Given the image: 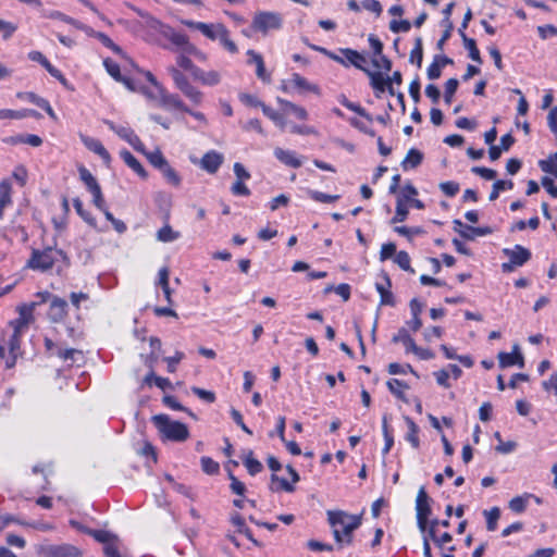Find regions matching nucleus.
<instances>
[{
    "instance_id": "obj_1",
    "label": "nucleus",
    "mask_w": 557,
    "mask_h": 557,
    "mask_svg": "<svg viewBox=\"0 0 557 557\" xmlns=\"http://www.w3.org/2000/svg\"><path fill=\"white\" fill-rule=\"evenodd\" d=\"M327 520L333 528V535L338 544H351L352 532L361 524V517L343 510H329Z\"/></svg>"
},
{
    "instance_id": "obj_2",
    "label": "nucleus",
    "mask_w": 557,
    "mask_h": 557,
    "mask_svg": "<svg viewBox=\"0 0 557 557\" xmlns=\"http://www.w3.org/2000/svg\"><path fill=\"white\" fill-rule=\"evenodd\" d=\"M152 422L164 440L184 442L189 436V431L184 423L173 421L166 414L153 416Z\"/></svg>"
},
{
    "instance_id": "obj_3",
    "label": "nucleus",
    "mask_w": 557,
    "mask_h": 557,
    "mask_svg": "<svg viewBox=\"0 0 557 557\" xmlns=\"http://www.w3.org/2000/svg\"><path fill=\"white\" fill-rule=\"evenodd\" d=\"M60 259H65V253L61 249L53 247H47L42 250L33 249L27 267L35 271L46 272L52 269Z\"/></svg>"
},
{
    "instance_id": "obj_4",
    "label": "nucleus",
    "mask_w": 557,
    "mask_h": 557,
    "mask_svg": "<svg viewBox=\"0 0 557 557\" xmlns=\"http://www.w3.org/2000/svg\"><path fill=\"white\" fill-rule=\"evenodd\" d=\"M431 502L432 499L429 497L424 486H421L416 498L417 525L421 533H426L430 527Z\"/></svg>"
},
{
    "instance_id": "obj_5",
    "label": "nucleus",
    "mask_w": 557,
    "mask_h": 557,
    "mask_svg": "<svg viewBox=\"0 0 557 557\" xmlns=\"http://www.w3.org/2000/svg\"><path fill=\"white\" fill-rule=\"evenodd\" d=\"M283 17L277 12L263 11L253 16L251 27L262 34L282 28Z\"/></svg>"
},
{
    "instance_id": "obj_6",
    "label": "nucleus",
    "mask_w": 557,
    "mask_h": 557,
    "mask_svg": "<svg viewBox=\"0 0 557 557\" xmlns=\"http://www.w3.org/2000/svg\"><path fill=\"white\" fill-rule=\"evenodd\" d=\"M503 253L508 257L509 261L502 264L504 272H511L517 267H522L531 259V251L521 245L513 248L503 249Z\"/></svg>"
},
{
    "instance_id": "obj_7",
    "label": "nucleus",
    "mask_w": 557,
    "mask_h": 557,
    "mask_svg": "<svg viewBox=\"0 0 557 557\" xmlns=\"http://www.w3.org/2000/svg\"><path fill=\"white\" fill-rule=\"evenodd\" d=\"M182 24L185 26L199 30L203 36L211 40H219L225 26L223 24H208L203 22H195L191 20H183Z\"/></svg>"
},
{
    "instance_id": "obj_8",
    "label": "nucleus",
    "mask_w": 557,
    "mask_h": 557,
    "mask_svg": "<svg viewBox=\"0 0 557 557\" xmlns=\"http://www.w3.org/2000/svg\"><path fill=\"white\" fill-rule=\"evenodd\" d=\"M165 39H168L172 46H164L165 49L170 50H177L181 52H186L187 46H189L191 42H189L188 37L185 34L177 33L173 27L169 25L168 28H165V32L162 35Z\"/></svg>"
},
{
    "instance_id": "obj_9",
    "label": "nucleus",
    "mask_w": 557,
    "mask_h": 557,
    "mask_svg": "<svg viewBox=\"0 0 557 557\" xmlns=\"http://www.w3.org/2000/svg\"><path fill=\"white\" fill-rule=\"evenodd\" d=\"M343 57L339 55V64L344 66L354 65L355 67L366 72L368 69L364 67L367 62L366 58L357 50L350 48H344L339 50Z\"/></svg>"
},
{
    "instance_id": "obj_10",
    "label": "nucleus",
    "mask_w": 557,
    "mask_h": 557,
    "mask_svg": "<svg viewBox=\"0 0 557 557\" xmlns=\"http://www.w3.org/2000/svg\"><path fill=\"white\" fill-rule=\"evenodd\" d=\"M28 59L41 64L52 77L58 79L63 86H67V81L61 71L53 66L40 51H30L28 53Z\"/></svg>"
},
{
    "instance_id": "obj_11",
    "label": "nucleus",
    "mask_w": 557,
    "mask_h": 557,
    "mask_svg": "<svg viewBox=\"0 0 557 557\" xmlns=\"http://www.w3.org/2000/svg\"><path fill=\"white\" fill-rule=\"evenodd\" d=\"M48 557H82V550L72 544L51 545L46 550Z\"/></svg>"
},
{
    "instance_id": "obj_12",
    "label": "nucleus",
    "mask_w": 557,
    "mask_h": 557,
    "mask_svg": "<svg viewBox=\"0 0 557 557\" xmlns=\"http://www.w3.org/2000/svg\"><path fill=\"white\" fill-rule=\"evenodd\" d=\"M194 79L198 83H200L203 86L213 87L221 83L222 75L219 71L215 70H209L205 71L200 67L198 70H195Z\"/></svg>"
},
{
    "instance_id": "obj_13",
    "label": "nucleus",
    "mask_w": 557,
    "mask_h": 557,
    "mask_svg": "<svg viewBox=\"0 0 557 557\" xmlns=\"http://www.w3.org/2000/svg\"><path fill=\"white\" fill-rule=\"evenodd\" d=\"M222 163L223 156L215 150H211L203 154L200 161V166L208 173L214 174L218 172Z\"/></svg>"
},
{
    "instance_id": "obj_14",
    "label": "nucleus",
    "mask_w": 557,
    "mask_h": 557,
    "mask_svg": "<svg viewBox=\"0 0 557 557\" xmlns=\"http://www.w3.org/2000/svg\"><path fill=\"white\" fill-rule=\"evenodd\" d=\"M382 278L384 280L385 284L375 283V288L381 297V305L393 307L395 305V299L393 293L391 292V278L386 272H382Z\"/></svg>"
},
{
    "instance_id": "obj_15",
    "label": "nucleus",
    "mask_w": 557,
    "mask_h": 557,
    "mask_svg": "<svg viewBox=\"0 0 557 557\" xmlns=\"http://www.w3.org/2000/svg\"><path fill=\"white\" fill-rule=\"evenodd\" d=\"M67 313V302L57 296H53L50 302L48 315L53 322H61Z\"/></svg>"
},
{
    "instance_id": "obj_16",
    "label": "nucleus",
    "mask_w": 557,
    "mask_h": 557,
    "mask_svg": "<svg viewBox=\"0 0 557 557\" xmlns=\"http://www.w3.org/2000/svg\"><path fill=\"white\" fill-rule=\"evenodd\" d=\"M85 147L95 152L96 154H98L103 163L106 165H109L110 162H111V156L109 153V151L104 148V146L101 144V141L97 138H94V137H88V136H85L82 138Z\"/></svg>"
},
{
    "instance_id": "obj_17",
    "label": "nucleus",
    "mask_w": 557,
    "mask_h": 557,
    "mask_svg": "<svg viewBox=\"0 0 557 557\" xmlns=\"http://www.w3.org/2000/svg\"><path fill=\"white\" fill-rule=\"evenodd\" d=\"M274 156L281 163L287 166L298 169L302 165V160L297 156L295 151L276 147L274 149Z\"/></svg>"
},
{
    "instance_id": "obj_18",
    "label": "nucleus",
    "mask_w": 557,
    "mask_h": 557,
    "mask_svg": "<svg viewBox=\"0 0 557 557\" xmlns=\"http://www.w3.org/2000/svg\"><path fill=\"white\" fill-rule=\"evenodd\" d=\"M367 75L370 77V85L374 89L375 96L380 98L381 94L386 91L391 78L383 76L381 72H372L367 70Z\"/></svg>"
},
{
    "instance_id": "obj_19",
    "label": "nucleus",
    "mask_w": 557,
    "mask_h": 557,
    "mask_svg": "<svg viewBox=\"0 0 557 557\" xmlns=\"http://www.w3.org/2000/svg\"><path fill=\"white\" fill-rule=\"evenodd\" d=\"M438 527V519H432L430 521V527L426 530L424 535L429 536V541L432 540L440 548H443L446 543H450L453 541V536L450 533L445 532L441 536L436 535V528Z\"/></svg>"
},
{
    "instance_id": "obj_20",
    "label": "nucleus",
    "mask_w": 557,
    "mask_h": 557,
    "mask_svg": "<svg viewBox=\"0 0 557 557\" xmlns=\"http://www.w3.org/2000/svg\"><path fill=\"white\" fill-rule=\"evenodd\" d=\"M133 10L143 18H145V26L149 29H152L157 33H159L161 36L163 35V33L165 32V28L169 27V25L164 24L163 22H161L160 20H158L157 17L150 15L149 13L143 11L141 9H138V8H133Z\"/></svg>"
},
{
    "instance_id": "obj_21",
    "label": "nucleus",
    "mask_w": 557,
    "mask_h": 557,
    "mask_svg": "<svg viewBox=\"0 0 557 557\" xmlns=\"http://www.w3.org/2000/svg\"><path fill=\"white\" fill-rule=\"evenodd\" d=\"M133 10L143 18H145V26L149 29H152L157 33H159L161 36L163 35V33L165 32V28L169 27V25L164 24L163 22H161L160 20H158L157 17L150 15L149 13L143 11L141 9H138V8H133Z\"/></svg>"
},
{
    "instance_id": "obj_22",
    "label": "nucleus",
    "mask_w": 557,
    "mask_h": 557,
    "mask_svg": "<svg viewBox=\"0 0 557 557\" xmlns=\"http://www.w3.org/2000/svg\"><path fill=\"white\" fill-rule=\"evenodd\" d=\"M160 98L163 106L171 107L184 112H190V109L182 101V99L175 95L165 91L163 88H160Z\"/></svg>"
},
{
    "instance_id": "obj_23",
    "label": "nucleus",
    "mask_w": 557,
    "mask_h": 557,
    "mask_svg": "<svg viewBox=\"0 0 557 557\" xmlns=\"http://www.w3.org/2000/svg\"><path fill=\"white\" fill-rule=\"evenodd\" d=\"M10 357L7 359V368H12L15 364L16 357L21 350V333H14L10 336L9 343Z\"/></svg>"
},
{
    "instance_id": "obj_24",
    "label": "nucleus",
    "mask_w": 557,
    "mask_h": 557,
    "mask_svg": "<svg viewBox=\"0 0 557 557\" xmlns=\"http://www.w3.org/2000/svg\"><path fill=\"white\" fill-rule=\"evenodd\" d=\"M169 276H170V271L166 267H163L159 270V273H158V281H157V286H160L163 294H164V298L165 300L168 301L169 305H172L173 301H172V289L170 288V285H169Z\"/></svg>"
},
{
    "instance_id": "obj_25",
    "label": "nucleus",
    "mask_w": 557,
    "mask_h": 557,
    "mask_svg": "<svg viewBox=\"0 0 557 557\" xmlns=\"http://www.w3.org/2000/svg\"><path fill=\"white\" fill-rule=\"evenodd\" d=\"M120 156L126 163V165L129 166L136 174H138L143 178L147 177V172L141 165V163L128 150H122L120 152Z\"/></svg>"
},
{
    "instance_id": "obj_26",
    "label": "nucleus",
    "mask_w": 557,
    "mask_h": 557,
    "mask_svg": "<svg viewBox=\"0 0 557 557\" xmlns=\"http://www.w3.org/2000/svg\"><path fill=\"white\" fill-rule=\"evenodd\" d=\"M422 160L423 153L416 148H411L407 152L406 158L403 160L401 166L405 171L409 169H416L421 164Z\"/></svg>"
},
{
    "instance_id": "obj_27",
    "label": "nucleus",
    "mask_w": 557,
    "mask_h": 557,
    "mask_svg": "<svg viewBox=\"0 0 557 557\" xmlns=\"http://www.w3.org/2000/svg\"><path fill=\"white\" fill-rule=\"evenodd\" d=\"M498 361L500 368H508L513 364H519L521 368L524 366L523 356L519 352H499Z\"/></svg>"
},
{
    "instance_id": "obj_28",
    "label": "nucleus",
    "mask_w": 557,
    "mask_h": 557,
    "mask_svg": "<svg viewBox=\"0 0 557 557\" xmlns=\"http://www.w3.org/2000/svg\"><path fill=\"white\" fill-rule=\"evenodd\" d=\"M38 113L32 109H22V110H11V109H0V120H21L27 116H37Z\"/></svg>"
},
{
    "instance_id": "obj_29",
    "label": "nucleus",
    "mask_w": 557,
    "mask_h": 557,
    "mask_svg": "<svg viewBox=\"0 0 557 557\" xmlns=\"http://www.w3.org/2000/svg\"><path fill=\"white\" fill-rule=\"evenodd\" d=\"M459 35L462 39V42H463V47L468 50L469 52V58L471 60H473L474 62H478V63H482V59H481V55H480V51L476 47V42L474 39L472 38H469L465 32H462V29H459Z\"/></svg>"
},
{
    "instance_id": "obj_30",
    "label": "nucleus",
    "mask_w": 557,
    "mask_h": 557,
    "mask_svg": "<svg viewBox=\"0 0 557 557\" xmlns=\"http://www.w3.org/2000/svg\"><path fill=\"white\" fill-rule=\"evenodd\" d=\"M392 341L393 343H401L407 354H409L412 348H416L417 345L406 327H400L393 336Z\"/></svg>"
},
{
    "instance_id": "obj_31",
    "label": "nucleus",
    "mask_w": 557,
    "mask_h": 557,
    "mask_svg": "<svg viewBox=\"0 0 557 557\" xmlns=\"http://www.w3.org/2000/svg\"><path fill=\"white\" fill-rule=\"evenodd\" d=\"M11 191L12 186L9 180H2L0 182V218L3 216V210L5 207L11 205Z\"/></svg>"
},
{
    "instance_id": "obj_32",
    "label": "nucleus",
    "mask_w": 557,
    "mask_h": 557,
    "mask_svg": "<svg viewBox=\"0 0 557 557\" xmlns=\"http://www.w3.org/2000/svg\"><path fill=\"white\" fill-rule=\"evenodd\" d=\"M96 38L107 48L112 50L114 53L119 54L121 58L129 61L132 63V60L127 57V54L123 51V49L113 42V40L106 35L104 33L96 34Z\"/></svg>"
},
{
    "instance_id": "obj_33",
    "label": "nucleus",
    "mask_w": 557,
    "mask_h": 557,
    "mask_svg": "<svg viewBox=\"0 0 557 557\" xmlns=\"http://www.w3.org/2000/svg\"><path fill=\"white\" fill-rule=\"evenodd\" d=\"M243 463L245 465V467L247 468V471L250 475H256L258 474L259 472L262 471L263 469V466L262 463L257 460L256 458H253V453L252 450H248L244 458H243Z\"/></svg>"
},
{
    "instance_id": "obj_34",
    "label": "nucleus",
    "mask_w": 557,
    "mask_h": 557,
    "mask_svg": "<svg viewBox=\"0 0 557 557\" xmlns=\"http://www.w3.org/2000/svg\"><path fill=\"white\" fill-rule=\"evenodd\" d=\"M386 384H387L389 392L394 396H396L398 399L407 403V398L405 396L404 389L409 388L408 384H406L405 382H403L398 379H392V380L387 381Z\"/></svg>"
},
{
    "instance_id": "obj_35",
    "label": "nucleus",
    "mask_w": 557,
    "mask_h": 557,
    "mask_svg": "<svg viewBox=\"0 0 557 557\" xmlns=\"http://www.w3.org/2000/svg\"><path fill=\"white\" fill-rule=\"evenodd\" d=\"M270 490L273 492L285 491L287 493H292L295 491V486L286 479L272 474Z\"/></svg>"
},
{
    "instance_id": "obj_36",
    "label": "nucleus",
    "mask_w": 557,
    "mask_h": 557,
    "mask_svg": "<svg viewBox=\"0 0 557 557\" xmlns=\"http://www.w3.org/2000/svg\"><path fill=\"white\" fill-rule=\"evenodd\" d=\"M180 237V232L174 231L169 224H165L157 232V239L162 243H172Z\"/></svg>"
},
{
    "instance_id": "obj_37",
    "label": "nucleus",
    "mask_w": 557,
    "mask_h": 557,
    "mask_svg": "<svg viewBox=\"0 0 557 557\" xmlns=\"http://www.w3.org/2000/svg\"><path fill=\"white\" fill-rule=\"evenodd\" d=\"M406 423L408 425V432L406 434V440L412 445L413 448H418L420 445V441L418 437L419 426L409 417H406Z\"/></svg>"
},
{
    "instance_id": "obj_38",
    "label": "nucleus",
    "mask_w": 557,
    "mask_h": 557,
    "mask_svg": "<svg viewBox=\"0 0 557 557\" xmlns=\"http://www.w3.org/2000/svg\"><path fill=\"white\" fill-rule=\"evenodd\" d=\"M181 92L195 104H200L203 99L202 91L195 87L190 82L181 90Z\"/></svg>"
},
{
    "instance_id": "obj_39",
    "label": "nucleus",
    "mask_w": 557,
    "mask_h": 557,
    "mask_svg": "<svg viewBox=\"0 0 557 557\" xmlns=\"http://www.w3.org/2000/svg\"><path fill=\"white\" fill-rule=\"evenodd\" d=\"M541 170L557 178V151L552 153L546 160H540Z\"/></svg>"
},
{
    "instance_id": "obj_40",
    "label": "nucleus",
    "mask_w": 557,
    "mask_h": 557,
    "mask_svg": "<svg viewBox=\"0 0 557 557\" xmlns=\"http://www.w3.org/2000/svg\"><path fill=\"white\" fill-rule=\"evenodd\" d=\"M79 177L88 188V190L91 193L100 187L95 176L90 173L89 170H87L85 166H81L78 169Z\"/></svg>"
},
{
    "instance_id": "obj_41",
    "label": "nucleus",
    "mask_w": 557,
    "mask_h": 557,
    "mask_svg": "<svg viewBox=\"0 0 557 557\" xmlns=\"http://www.w3.org/2000/svg\"><path fill=\"white\" fill-rule=\"evenodd\" d=\"M168 72L171 75L175 87L181 91L188 83V78L177 67L171 65L168 67Z\"/></svg>"
},
{
    "instance_id": "obj_42",
    "label": "nucleus",
    "mask_w": 557,
    "mask_h": 557,
    "mask_svg": "<svg viewBox=\"0 0 557 557\" xmlns=\"http://www.w3.org/2000/svg\"><path fill=\"white\" fill-rule=\"evenodd\" d=\"M290 82L298 89H301V90H305V91H312V92H318L319 91V88L315 85L310 84L305 77H302L298 73H294L292 75Z\"/></svg>"
},
{
    "instance_id": "obj_43",
    "label": "nucleus",
    "mask_w": 557,
    "mask_h": 557,
    "mask_svg": "<svg viewBox=\"0 0 557 557\" xmlns=\"http://www.w3.org/2000/svg\"><path fill=\"white\" fill-rule=\"evenodd\" d=\"M83 533L92 536L97 542L103 543L104 545L110 544L114 537L110 532L104 530L84 529Z\"/></svg>"
},
{
    "instance_id": "obj_44",
    "label": "nucleus",
    "mask_w": 557,
    "mask_h": 557,
    "mask_svg": "<svg viewBox=\"0 0 557 557\" xmlns=\"http://www.w3.org/2000/svg\"><path fill=\"white\" fill-rule=\"evenodd\" d=\"M104 124L114 132L121 139L125 140L134 133L127 125H117L112 121H104Z\"/></svg>"
},
{
    "instance_id": "obj_45",
    "label": "nucleus",
    "mask_w": 557,
    "mask_h": 557,
    "mask_svg": "<svg viewBox=\"0 0 557 557\" xmlns=\"http://www.w3.org/2000/svg\"><path fill=\"white\" fill-rule=\"evenodd\" d=\"M410 256L407 251H398L394 257V262L404 271L414 273L410 264Z\"/></svg>"
},
{
    "instance_id": "obj_46",
    "label": "nucleus",
    "mask_w": 557,
    "mask_h": 557,
    "mask_svg": "<svg viewBox=\"0 0 557 557\" xmlns=\"http://www.w3.org/2000/svg\"><path fill=\"white\" fill-rule=\"evenodd\" d=\"M10 140L14 144H27L33 147H38L42 144V139L38 135L34 134L18 135L16 137H12Z\"/></svg>"
},
{
    "instance_id": "obj_47",
    "label": "nucleus",
    "mask_w": 557,
    "mask_h": 557,
    "mask_svg": "<svg viewBox=\"0 0 557 557\" xmlns=\"http://www.w3.org/2000/svg\"><path fill=\"white\" fill-rule=\"evenodd\" d=\"M512 187H513L512 181H503V180L496 181L493 184V188H492V191L488 197L490 200L491 201L496 200L498 198L500 191H504L507 189H512Z\"/></svg>"
},
{
    "instance_id": "obj_48",
    "label": "nucleus",
    "mask_w": 557,
    "mask_h": 557,
    "mask_svg": "<svg viewBox=\"0 0 557 557\" xmlns=\"http://www.w3.org/2000/svg\"><path fill=\"white\" fill-rule=\"evenodd\" d=\"M144 154L147 157L149 162L160 171L169 163L160 150L152 152L146 151Z\"/></svg>"
},
{
    "instance_id": "obj_49",
    "label": "nucleus",
    "mask_w": 557,
    "mask_h": 557,
    "mask_svg": "<svg viewBox=\"0 0 557 557\" xmlns=\"http://www.w3.org/2000/svg\"><path fill=\"white\" fill-rule=\"evenodd\" d=\"M529 498H531V494H525L524 496H516L509 502V508L513 512L520 513L525 510Z\"/></svg>"
},
{
    "instance_id": "obj_50",
    "label": "nucleus",
    "mask_w": 557,
    "mask_h": 557,
    "mask_svg": "<svg viewBox=\"0 0 557 557\" xmlns=\"http://www.w3.org/2000/svg\"><path fill=\"white\" fill-rule=\"evenodd\" d=\"M73 206L77 212V214L89 225L95 226L96 221L94 216L90 214V212L86 211L83 207V202L79 198H75L73 200Z\"/></svg>"
},
{
    "instance_id": "obj_51",
    "label": "nucleus",
    "mask_w": 557,
    "mask_h": 557,
    "mask_svg": "<svg viewBox=\"0 0 557 557\" xmlns=\"http://www.w3.org/2000/svg\"><path fill=\"white\" fill-rule=\"evenodd\" d=\"M484 515L486 517V528L488 531H495L497 527V521L500 517V510L497 507L492 508L491 510H485Z\"/></svg>"
},
{
    "instance_id": "obj_52",
    "label": "nucleus",
    "mask_w": 557,
    "mask_h": 557,
    "mask_svg": "<svg viewBox=\"0 0 557 557\" xmlns=\"http://www.w3.org/2000/svg\"><path fill=\"white\" fill-rule=\"evenodd\" d=\"M187 53L181 52L176 57V63L183 70H186L190 73V75L194 77L195 70H198L199 66L195 65L193 61L186 55Z\"/></svg>"
},
{
    "instance_id": "obj_53",
    "label": "nucleus",
    "mask_w": 557,
    "mask_h": 557,
    "mask_svg": "<svg viewBox=\"0 0 557 557\" xmlns=\"http://www.w3.org/2000/svg\"><path fill=\"white\" fill-rule=\"evenodd\" d=\"M103 66H104L106 71L108 72V74L114 81L117 82L119 79H122L123 75L121 74L120 65L116 62H114L110 58H107L103 60Z\"/></svg>"
},
{
    "instance_id": "obj_54",
    "label": "nucleus",
    "mask_w": 557,
    "mask_h": 557,
    "mask_svg": "<svg viewBox=\"0 0 557 557\" xmlns=\"http://www.w3.org/2000/svg\"><path fill=\"white\" fill-rule=\"evenodd\" d=\"M408 212L409 211H408L406 203L404 202V199L398 197L397 203H396V213L391 222L392 223L404 222L407 219Z\"/></svg>"
},
{
    "instance_id": "obj_55",
    "label": "nucleus",
    "mask_w": 557,
    "mask_h": 557,
    "mask_svg": "<svg viewBox=\"0 0 557 557\" xmlns=\"http://www.w3.org/2000/svg\"><path fill=\"white\" fill-rule=\"evenodd\" d=\"M309 197L318 202L331 203L339 199V195H327L319 190H309Z\"/></svg>"
},
{
    "instance_id": "obj_56",
    "label": "nucleus",
    "mask_w": 557,
    "mask_h": 557,
    "mask_svg": "<svg viewBox=\"0 0 557 557\" xmlns=\"http://www.w3.org/2000/svg\"><path fill=\"white\" fill-rule=\"evenodd\" d=\"M162 175L173 186H180L181 184V176L177 174V172L168 163L162 170Z\"/></svg>"
},
{
    "instance_id": "obj_57",
    "label": "nucleus",
    "mask_w": 557,
    "mask_h": 557,
    "mask_svg": "<svg viewBox=\"0 0 557 557\" xmlns=\"http://www.w3.org/2000/svg\"><path fill=\"white\" fill-rule=\"evenodd\" d=\"M262 112L267 117L272 120L278 127H281L282 129L285 127L286 122L281 113H278L269 106L263 107Z\"/></svg>"
},
{
    "instance_id": "obj_58",
    "label": "nucleus",
    "mask_w": 557,
    "mask_h": 557,
    "mask_svg": "<svg viewBox=\"0 0 557 557\" xmlns=\"http://www.w3.org/2000/svg\"><path fill=\"white\" fill-rule=\"evenodd\" d=\"M459 86V82L457 78H449L445 83V92H444V100L447 104H449L453 100V97Z\"/></svg>"
},
{
    "instance_id": "obj_59",
    "label": "nucleus",
    "mask_w": 557,
    "mask_h": 557,
    "mask_svg": "<svg viewBox=\"0 0 557 557\" xmlns=\"http://www.w3.org/2000/svg\"><path fill=\"white\" fill-rule=\"evenodd\" d=\"M220 44L231 53H236L238 51L236 44L231 40L230 32L225 27L222 32V35L219 38Z\"/></svg>"
},
{
    "instance_id": "obj_60",
    "label": "nucleus",
    "mask_w": 557,
    "mask_h": 557,
    "mask_svg": "<svg viewBox=\"0 0 557 557\" xmlns=\"http://www.w3.org/2000/svg\"><path fill=\"white\" fill-rule=\"evenodd\" d=\"M281 103H283L285 106V108L287 110H289L290 112H293L297 119L299 120H307L308 119V112L306 111L305 108L302 107H299L293 102H289V101H285V100H280Z\"/></svg>"
},
{
    "instance_id": "obj_61",
    "label": "nucleus",
    "mask_w": 557,
    "mask_h": 557,
    "mask_svg": "<svg viewBox=\"0 0 557 557\" xmlns=\"http://www.w3.org/2000/svg\"><path fill=\"white\" fill-rule=\"evenodd\" d=\"M440 189L447 196L454 197L458 194L460 186L457 182L447 181L440 184Z\"/></svg>"
},
{
    "instance_id": "obj_62",
    "label": "nucleus",
    "mask_w": 557,
    "mask_h": 557,
    "mask_svg": "<svg viewBox=\"0 0 557 557\" xmlns=\"http://www.w3.org/2000/svg\"><path fill=\"white\" fill-rule=\"evenodd\" d=\"M38 305V302H29V304H23L17 308L18 314L22 318V320H26L28 322L33 319V312L35 307Z\"/></svg>"
},
{
    "instance_id": "obj_63",
    "label": "nucleus",
    "mask_w": 557,
    "mask_h": 557,
    "mask_svg": "<svg viewBox=\"0 0 557 557\" xmlns=\"http://www.w3.org/2000/svg\"><path fill=\"white\" fill-rule=\"evenodd\" d=\"M201 468H202V471L206 472L207 474H215L219 472V469H220L219 463L215 462L210 457L201 458Z\"/></svg>"
},
{
    "instance_id": "obj_64",
    "label": "nucleus",
    "mask_w": 557,
    "mask_h": 557,
    "mask_svg": "<svg viewBox=\"0 0 557 557\" xmlns=\"http://www.w3.org/2000/svg\"><path fill=\"white\" fill-rule=\"evenodd\" d=\"M397 253L396 245L394 243L383 244L380 251V260L386 261Z\"/></svg>"
}]
</instances>
